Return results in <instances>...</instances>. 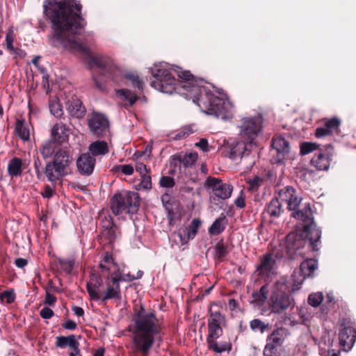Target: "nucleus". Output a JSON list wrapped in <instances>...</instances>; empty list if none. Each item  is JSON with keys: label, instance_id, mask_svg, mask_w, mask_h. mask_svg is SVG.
I'll list each match as a JSON object with an SVG mask.
<instances>
[{"label": "nucleus", "instance_id": "obj_40", "mask_svg": "<svg viewBox=\"0 0 356 356\" xmlns=\"http://www.w3.org/2000/svg\"><path fill=\"white\" fill-rule=\"evenodd\" d=\"M111 277L113 279L116 280V282L119 284L120 282H131L135 280L134 275L130 274L129 273H123V271L121 270L118 266L111 273Z\"/></svg>", "mask_w": 356, "mask_h": 356}, {"label": "nucleus", "instance_id": "obj_46", "mask_svg": "<svg viewBox=\"0 0 356 356\" xmlns=\"http://www.w3.org/2000/svg\"><path fill=\"white\" fill-rule=\"evenodd\" d=\"M323 300V293L321 292L313 293L308 297V303L314 307H318Z\"/></svg>", "mask_w": 356, "mask_h": 356}, {"label": "nucleus", "instance_id": "obj_50", "mask_svg": "<svg viewBox=\"0 0 356 356\" xmlns=\"http://www.w3.org/2000/svg\"><path fill=\"white\" fill-rule=\"evenodd\" d=\"M152 188V179L149 175L144 174L141 175V181L138 185L137 189H150Z\"/></svg>", "mask_w": 356, "mask_h": 356}, {"label": "nucleus", "instance_id": "obj_51", "mask_svg": "<svg viewBox=\"0 0 356 356\" xmlns=\"http://www.w3.org/2000/svg\"><path fill=\"white\" fill-rule=\"evenodd\" d=\"M59 265L67 274H70L74 267V261L72 259H59Z\"/></svg>", "mask_w": 356, "mask_h": 356}, {"label": "nucleus", "instance_id": "obj_54", "mask_svg": "<svg viewBox=\"0 0 356 356\" xmlns=\"http://www.w3.org/2000/svg\"><path fill=\"white\" fill-rule=\"evenodd\" d=\"M92 79L95 88L101 92H105L106 90V83L102 81L98 76H93Z\"/></svg>", "mask_w": 356, "mask_h": 356}, {"label": "nucleus", "instance_id": "obj_10", "mask_svg": "<svg viewBox=\"0 0 356 356\" xmlns=\"http://www.w3.org/2000/svg\"><path fill=\"white\" fill-rule=\"evenodd\" d=\"M225 323V318L220 312L211 311L208 318L209 333L207 339H218L222 334V327Z\"/></svg>", "mask_w": 356, "mask_h": 356}, {"label": "nucleus", "instance_id": "obj_41", "mask_svg": "<svg viewBox=\"0 0 356 356\" xmlns=\"http://www.w3.org/2000/svg\"><path fill=\"white\" fill-rule=\"evenodd\" d=\"M118 266L113 262V259L111 254H106L103 261L99 264L102 273L108 272L111 273L114 269L117 268Z\"/></svg>", "mask_w": 356, "mask_h": 356}, {"label": "nucleus", "instance_id": "obj_26", "mask_svg": "<svg viewBox=\"0 0 356 356\" xmlns=\"http://www.w3.org/2000/svg\"><path fill=\"white\" fill-rule=\"evenodd\" d=\"M70 129L63 123L56 124L51 129V140L55 142L62 143L67 139L69 136Z\"/></svg>", "mask_w": 356, "mask_h": 356}, {"label": "nucleus", "instance_id": "obj_32", "mask_svg": "<svg viewBox=\"0 0 356 356\" xmlns=\"http://www.w3.org/2000/svg\"><path fill=\"white\" fill-rule=\"evenodd\" d=\"M56 142L53 140H49L44 142L40 147V152L44 159H49L52 156H54L57 150H58Z\"/></svg>", "mask_w": 356, "mask_h": 356}, {"label": "nucleus", "instance_id": "obj_6", "mask_svg": "<svg viewBox=\"0 0 356 356\" xmlns=\"http://www.w3.org/2000/svg\"><path fill=\"white\" fill-rule=\"evenodd\" d=\"M139 207L140 197L138 194L135 192L123 191L115 194L111 199V208L116 216L124 213H135Z\"/></svg>", "mask_w": 356, "mask_h": 356}, {"label": "nucleus", "instance_id": "obj_16", "mask_svg": "<svg viewBox=\"0 0 356 356\" xmlns=\"http://www.w3.org/2000/svg\"><path fill=\"white\" fill-rule=\"evenodd\" d=\"M288 335V330L280 327L275 329L267 337V343L264 349H268L271 351H276L277 346H281Z\"/></svg>", "mask_w": 356, "mask_h": 356}, {"label": "nucleus", "instance_id": "obj_43", "mask_svg": "<svg viewBox=\"0 0 356 356\" xmlns=\"http://www.w3.org/2000/svg\"><path fill=\"white\" fill-rule=\"evenodd\" d=\"M297 176L302 180L309 182L315 177V172L306 167H300L297 170Z\"/></svg>", "mask_w": 356, "mask_h": 356}, {"label": "nucleus", "instance_id": "obj_60", "mask_svg": "<svg viewBox=\"0 0 356 356\" xmlns=\"http://www.w3.org/2000/svg\"><path fill=\"white\" fill-rule=\"evenodd\" d=\"M119 168L126 175H131L134 172V168L131 165H122Z\"/></svg>", "mask_w": 356, "mask_h": 356}, {"label": "nucleus", "instance_id": "obj_17", "mask_svg": "<svg viewBox=\"0 0 356 356\" xmlns=\"http://www.w3.org/2000/svg\"><path fill=\"white\" fill-rule=\"evenodd\" d=\"M279 200L287 204L289 210L295 211L300 203V198L292 186H286L279 192Z\"/></svg>", "mask_w": 356, "mask_h": 356}, {"label": "nucleus", "instance_id": "obj_44", "mask_svg": "<svg viewBox=\"0 0 356 356\" xmlns=\"http://www.w3.org/2000/svg\"><path fill=\"white\" fill-rule=\"evenodd\" d=\"M103 236L106 238L109 243H112L117 238L116 228L113 227V223L108 222V225L102 232Z\"/></svg>", "mask_w": 356, "mask_h": 356}, {"label": "nucleus", "instance_id": "obj_1", "mask_svg": "<svg viewBox=\"0 0 356 356\" xmlns=\"http://www.w3.org/2000/svg\"><path fill=\"white\" fill-rule=\"evenodd\" d=\"M44 13L51 23V44L72 53H81L90 68L97 67L100 75L118 83L122 72L109 57L92 55L90 48L76 39L84 30L86 23L81 16V5L71 0H47Z\"/></svg>", "mask_w": 356, "mask_h": 356}, {"label": "nucleus", "instance_id": "obj_47", "mask_svg": "<svg viewBox=\"0 0 356 356\" xmlns=\"http://www.w3.org/2000/svg\"><path fill=\"white\" fill-rule=\"evenodd\" d=\"M125 78L131 83L134 88H137L139 91H143V83L138 75L128 73L125 75Z\"/></svg>", "mask_w": 356, "mask_h": 356}, {"label": "nucleus", "instance_id": "obj_9", "mask_svg": "<svg viewBox=\"0 0 356 356\" xmlns=\"http://www.w3.org/2000/svg\"><path fill=\"white\" fill-rule=\"evenodd\" d=\"M271 146L272 161L277 164L284 163V160L289 157V143L283 137L279 136L273 140Z\"/></svg>", "mask_w": 356, "mask_h": 356}, {"label": "nucleus", "instance_id": "obj_5", "mask_svg": "<svg viewBox=\"0 0 356 356\" xmlns=\"http://www.w3.org/2000/svg\"><path fill=\"white\" fill-rule=\"evenodd\" d=\"M292 216L295 218L303 222L305 237L308 239L312 250L314 251L318 250L321 232L314 224L309 204L305 205L302 209L296 211L293 213Z\"/></svg>", "mask_w": 356, "mask_h": 356}, {"label": "nucleus", "instance_id": "obj_19", "mask_svg": "<svg viewBox=\"0 0 356 356\" xmlns=\"http://www.w3.org/2000/svg\"><path fill=\"white\" fill-rule=\"evenodd\" d=\"M73 161L72 153L69 149H61L59 147L51 161L56 164V165L62 168L65 172H67V169L73 163Z\"/></svg>", "mask_w": 356, "mask_h": 356}, {"label": "nucleus", "instance_id": "obj_27", "mask_svg": "<svg viewBox=\"0 0 356 356\" xmlns=\"http://www.w3.org/2000/svg\"><path fill=\"white\" fill-rule=\"evenodd\" d=\"M67 110L70 114L76 118H81L86 112L82 102L77 98H72L67 103Z\"/></svg>", "mask_w": 356, "mask_h": 356}, {"label": "nucleus", "instance_id": "obj_13", "mask_svg": "<svg viewBox=\"0 0 356 356\" xmlns=\"http://www.w3.org/2000/svg\"><path fill=\"white\" fill-rule=\"evenodd\" d=\"M91 132L97 136L103 135L108 129L109 122L107 118L97 112H93L88 121Z\"/></svg>", "mask_w": 356, "mask_h": 356}, {"label": "nucleus", "instance_id": "obj_30", "mask_svg": "<svg viewBox=\"0 0 356 356\" xmlns=\"http://www.w3.org/2000/svg\"><path fill=\"white\" fill-rule=\"evenodd\" d=\"M270 285L271 284H266L259 291L253 292L252 295V302L259 306L264 305L268 298V293H270Z\"/></svg>", "mask_w": 356, "mask_h": 356}, {"label": "nucleus", "instance_id": "obj_52", "mask_svg": "<svg viewBox=\"0 0 356 356\" xmlns=\"http://www.w3.org/2000/svg\"><path fill=\"white\" fill-rule=\"evenodd\" d=\"M15 298V293L13 290L11 291H5L0 293V300L1 301H6L7 303H12Z\"/></svg>", "mask_w": 356, "mask_h": 356}, {"label": "nucleus", "instance_id": "obj_59", "mask_svg": "<svg viewBox=\"0 0 356 356\" xmlns=\"http://www.w3.org/2000/svg\"><path fill=\"white\" fill-rule=\"evenodd\" d=\"M235 205L238 208H244L245 206V196L243 191L241 192L240 195L234 201Z\"/></svg>", "mask_w": 356, "mask_h": 356}, {"label": "nucleus", "instance_id": "obj_61", "mask_svg": "<svg viewBox=\"0 0 356 356\" xmlns=\"http://www.w3.org/2000/svg\"><path fill=\"white\" fill-rule=\"evenodd\" d=\"M196 146L198 147L203 152H207L208 149V141L206 138H201L198 143H197Z\"/></svg>", "mask_w": 356, "mask_h": 356}, {"label": "nucleus", "instance_id": "obj_23", "mask_svg": "<svg viewBox=\"0 0 356 356\" xmlns=\"http://www.w3.org/2000/svg\"><path fill=\"white\" fill-rule=\"evenodd\" d=\"M198 158V155L196 152H190L185 154L178 155L177 159H174V160H177L179 163V169L181 172L185 174L187 173V170L189 172L193 170V165L197 161Z\"/></svg>", "mask_w": 356, "mask_h": 356}, {"label": "nucleus", "instance_id": "obj_37", "mask_svg": "<svg viewBox=\"0 0 356 356\" xmlns=\"http://www.w3.org/2000/svg\"><path fill=\"white\" fill-rule=\"evenodd\" d=\"M15 131L19 137L26 141L29 139L30 132L28 124L23 120H17L15 124Z\"/></svg>", "mask_w": 356, "mask_h": 356}, {"label": "nucleus", "instance_id": "obj_29", "mask_svg": "<svg viewBox=\"0 0 356 356\" xmlns=\"http://www.w3.org/2000/svg\"><path fill=\"white\" fill-rule=\"evenodd\" d=\"M340 124V121L339 119L334 118L329 120H327L325 123V126L323 127H319L316 130V136L317 138H321L325 136L330 135L332 132V130L336 129Z\"/></svg>", "mask_w": 356, "mask_h": 356}, {"label": "nucleus", "instance_id": "obj_7", "mask_svg": "<svg viewBox=\"0 0 356 356\" xmlns=\"http://www.w3.org/2000/svg\"><path fill=\"white\" fill-rule=\"evenodd\" d=\"M239 137L253 143V140L261 129V119L260 117L244 118L240 125Z\"/></svg>", "mask_w": 356, "mask_h": 356}, {"label": "nucleus", "instance_id": "obj_2", "mask_svg": "<svg viewBox=\"0 0 356 356\" xmlns=\"http://www.w3.org/2000/svg\"><path fill=\"white\" fill-rule=\"evenodd\" d=\"M154 78L151 86L159 91L172 94L174 92L184 95L204 109L208 115L226 120L233 116L234 106L227 97H217L207 92L189 71H181L167 63L155 64L151 68Z\"/></svg>", "mask_w": 356, "mask_h": 356}, {"label": "nucleus", "instance_id": "obj_31", "mask_svg": "<svg viewBox=\"0 0 356 356\" xmlns=\"http://www.w3.org/2000/svg\"><path fill=\"white\" fill-rule=\"evenodd\" d=\"M92 156L105 155L108 152V147L106 142L104 140H96L92 143L88 147Z\"/></svg>", "mask_w": 356, "mask_h": 356}, {"label": "nucleus", "instance_id": "obj_57", "mask_svg": "<svg viewBox=\"0 0 356 356\" xmlns=\"http://www.w3.org/2000/svg\"><path fill=\"white\" fill-rule=\"evenodd\" d=\"M42 318L44 319H49L54 316V312L49 307H45L42 308L40 312Z\"/></svg>", "mask_w": 356, "mask_h": 356}, {"label": "nucleus", "instance_id": "obj_34", "mask_svg": "<svg viewBox=\"0 0 356 356\" xmlns=\"http://www.w3.org/2000/svg\"><path fill=\"white\" fill-rule=\"evenodd\" d=\"M76 345H79V343L76 340V337L74 334L67 337L60 336L56 338V347L65 348L68 346L71 348L73 346H76Z\"/></svg>", "mask_w": 356, "mask_h": 356}, {"label": "nucleus", "instance_id": "obj_39", "mask_svg": "<svg viewBox=\"0 0 356 356\" xmlns=\"http://www.w3.org/2000/svg\"><path fill=\"white\" fill-rule=\"evenodd\" d=\"M116 96L118 98L127 102L129 106H131L137 100V95L136 93L128 89H120L116 90Z\"/></svg>", "mask_w": 356, "mask_h": 356}, {"label": "nucleus", "instance_id": "obj_33", "mask_svg": "<svg viewBox=\"0 0 356 356\" xmlns=\"http://www.w3.org/2000/svg\"><path fill=\"white\" fill-rule=\"evenodd\" d=\"M317 267L318 264L316 259H306L301 263L300 271L304 278H305L306 277L312 276Z\"/></svg>", "mask_w": 356, "mask_h": 356}, {"label": "nucleus", "instance_id": "obj_49", "mask_svg": "<svg viewBox=\"0 0 356 356\" xmlns=\"http://www.w3.org/2000/svg\"><path fill=\"white\" fill-rule=\"evenodd\" d=\"M318 145L314 143L305 142L300 145V154L306 155L317 149Z\"/></svg>", "mask_w": 356, "mask_h": 356}, {"label": "nucleus", "instance_id": "obj_22", "mask_svg": "<svg viewBox=\"0 0 356 356\" xmlns=\"http://www.w3.org/2000/svg\"><path fill=\"white\" fill-rule=\"evenodd\" d=\"M200 224L201 221L199 219L194 218L188 227L179 229L178 234L181 243H186L195 236Z\"/></svg>", "mask_w": 356, "mask_h": 356}, {"label": "nucleus", "instance_id": "obj_4", "mask_svg": "<svg viewBox=\"0 0 356 356\" xmlns=\"http://www.w3.org/2000/svg\"><path fill=\"white\" fill-rule=\"evenodd\" d=\"M290 286L285 278H280L270 285L269 308L272 313L280 314L294 306Z\"/></svg>", "mask_w": 356, "mask_h": 356}, {"label": "nucleus", "instance_id": "obj_45", "mask_svg": "<svg viewBox=\"0 0 356 356\" xmlns=\"http://www.w3.org/2000/svg\"><path fill=\"white\" fill-rule=\"evenodd\" d=\"M250 327L253 331H260L261 333H264L269 327V324L255 318L250 322Z\"/></svg>", "mask_w": 356, "mask_h": 356}, {"label": "nucleus", "instance_id": "obj_15", "mask_svg": "<svg viewBox=\"0 0 356 356\" xmlns=\"http://www.w3.org/2000/svg\"><path fill=\"white\" fill-rule=\"evenodd\" d=\"M108 280L106 282V290L101 294L99 293V300L102 302L106 303L108 300L114 299L115 300H120L122 299L121 289L120 284L116 282V280L113 279L111 277H107Z\"/></svg>", "mask_w": 356, "mask_h": 356}, {"label": "nucleus", "instance_id": "obj_42", "mask_svg": "<svg viewBox=\"0 0 356 356\" xmlns=\"http://www.w3.org/2000/svg\"><path fill=\"white\" fill-rule=\"evenodd\" d=\"M49 111L56 118H59L63 115L62 106L57 98H52L49 100Z\"/></svg>", "mask_w": 356, "mask_h": 356}, {"label": "nucleus", "instance_id": "obj_56", "mask_svg": "<svg viewBox=\"0 0 356 356\" xmlns=\"http://www.w3.org/2000/svg\"><path fill=\"white\" fill-rule=\"evenodd\" d=\"M56 298L49 290H46L44 303L49 306L54 305L56 302Z\"/></svg>", "mask_w": 356, "mask_h": 356}, {"label": "nucleus", "instance_id": "obj_11", "mask_svg": "<svg viewBox=\"0 0 356 356\" xmlns=\"http://www.w3.org/2000/svg\"><path fill=\"white\" fill-rule=\"evenodd\" d=\"M205 185L212 189L213 195L218 200H226L232 193V186L224 183L221 179L215 177H208Z\"/></svg>", "mask_w": 356, "mask_h": 356}, {"label": "nucleus", "instance_id": "obj_55", "mask_svg": "<svg viewBox=\"0 0 356 356\" xmlns=\"http://www.w3.org/2000/svg\"><path fill=\"white\" fill-rule=\"evenodd\" d=\"M160 184L162 187L172 188L175 185V180L171 177L163 176L160 179Z\"/></svg>", "mask_w": 356, "mask_h": 356}, {"label": "nucleus", "instance_id": "obj_35", "mask_svg": "<svg viewBox=\"0 0 356 356\" xmlns=\"http://www.w3.org/2000/svg\"><path fill=\"white\" fill-rule=\"evenodd\" d=\"M22 171V161L21 159L14 157L10 159L8 164V173L11 177L21 175Z\"/></svg>", "mask_w": 356, "mask_h": 356}, {"label": "nucleus", "instance_id": "obj_53", "mask_svg": "<svg viewBox=\"0 0 356 356\" xmlns=\"http://www.w3.org/2000/svg\"><path fill=\"white\" fill-rule=\"evenodd\" d=\"M216 256L219 258H223L227 254V250L225 246L222 243H218L215 247Z\"/></svg>", "mask_w": 356, "mask_h": 356}, {"label": "nucleus", "instance_id": "obj_36", "mask_svg": "<svg viewBox=\"0 0 356 356\" xmlns=\"http://www.w3.org/2000/svg\"><path fill=\"white\" fill-rule=\"evenodd\" d=\"M227 220L225 216L222 215L221 217L217 218L209 229V232L211 235H218L222 232L225 229Z\"/></svg>", "mask_w": 356, "mask_h": 356}, {"label": "nucleus", "instance_id": "obj_3", "mask_svg": "<svg viewBox=\"0 0 356 356\" xmlns=\"http://www.w3.org/2000/svg\"><path fill=\"white\" fill-rule=\"evenodd\" d=\"M136 330L134 333V350L147 355L156 335L161 332L159 321L153 312L143 308L139 310L134 319Z\"/></svg>", "mask_w": 356, "mask_h": 356}, {"label": "nucleus", "instance_id": "obj_18", "mask_svg": "<svg viewBox=\"0 0 356 356\" xmlns=\"http://www.w3.org/2000/svg\"><path fill=\"white\" fill-rule=\"evenodd\" d=\"M276 261L271 254H266L260 259V263L257 265L256 273L260 277H268L275 273Z\"/></svg>", "mask_w": 356, "mask_h": 356}, {"label": "nucleus", "instance_id": "obj_8", "mask_svg": "<svg viewBox=\"0 0 356 356\" xmlns=\"http://www.w3.org/2000/svg\"><path fill=\"white\" fill-rule=\"evenodd\" d=\"M341 327L339 334V343L343 349L348 351L356 341V328L352 322L346 319L342 321Z\"/></svg>", "mask_w": 356, "mask_h": 356}, {"label": "nucleus", "instance_id": "obj_25", "mask_svg": "<svg viewBox=\"0 0 356 356\" xmlns=\"http://www.w3.org/2000/svg\"><path fill=\"white\" fill-rule=\"evenodd\" d=\"M331 158L328 153L318 152L311 159V164L318 170H327L330 168Z\"/></svg>", "mask_w": 356, "mask_h": 356}, {"label": "nucleus", "instance_id": "obj_63", "mask_svg": "<svg viewBox=\"0 0 356 356\" xmlns=\"http://www.w3.org/2000/svg\"><path fill=\"white\" fill-rule=\"evenodd\" d=\"M136 170L137 172H139L141 175L146 174L147 172L146 165L142 163H136Z\"/></svg>", "mask_w": 356, "mask_h": 356}, {"label": "nucleus", "instance_id": "obj_21", "mask_svg": "<svg viewBox=\"0 0 356 356\" xmlns=\"http://www.w3.org/2000/svg\"><path fill=\"white\" fill-rule=\"evenodd\" d=\"M44 174L49 181L56 184L58 180L65 177L67 172H65L62 168L56 165L51 161L46 163Z\"/></svg>", "mask_w": 356, "mask_h": 356}, {"label": "nucleus", "instance_id": "obj_14", "mask_svg": "<svg viewBox=\"0 0 356 356\" xmlns=\"http://www.w3.org/2000/svg\"><path fill=\"white\" fill-rule=\"evenodd\" d=\"M253 147V143L239 137V140L231 146L229 157L233 160H236L247 156L250 154Z\"/></svg>", "mask_w": 356, "mask_h": 356}, {"label": "nucleus", "instance_id": "obj_64", "mask_svg": "<svg viewBox=\"0 0 356 356\" xmlns=\"http://www.w3.org/2000/svg\"><path fill=\"white\" fill-rule=\"evenodd\" d=\"M72 310L77 316H82L84 314V310L80 307L73 306Z\"/></svg>", "mask_w": 356, "mask_h": 356}, {"label": "nucleus", "instance_id": "obj_24", "mask_svg": "<svg viewBox=\"0 0 356 356\" xmlns=\"http://www.w3.org/2000/svg\"><path fill=\"white\" fill-rule=\"evenodd\" d=\"M103 284V280L100 275L96 273H92L90 281L87 283L86 289L92 300L97 301L99 300L98 289Z\"/></svg>", "mask_w": 356, "mask_h": 356}, {"label": "nucleus", "instance_id": "obj_28", "mask_svg": "<svg viewBox=\"0 0 356 356\" xmlns=\"http://www.w3.org/2000/svg\"><path fill=\"white\" fill-rule=\"evenodd\" d=\"M283 211L282 204L277 197L273 198L265 209L266 213L273 218H278Z\"/></svg>", "mask_w": 356, "mask_h": 356}, {"label": "nucleus", "instance_id": "obj_38", "mask_svg": "<svg viewBox=\"0 0 356 356\" xmlns=\"http://www.w3.org/2000/svg\"><path fill=\"white\" fill-rule=\"evenodd\" d=\"M216 339H207L209 349L212 350L216 353H221L229 350L231 347L228 343L224 342L218 343Z\"/></svg>", "mask_w": 356, "mask_h": 356}, {"label": "nucleus", "instance_id": "obj_58", "mask_svg": "<svg viewBox=\"0 0 356 356\" xmlns=\"http://www.w3.org/2000/svg\"><path fill=\"white\" fill-rule=\"evenodd\" d=\"M54 191L52 188L49 185H45L43 191L41 192V195L44 198H50L52 197Z\"/></svg>", "mask_w": 356, "mask_h": 356}, {"label": "nucleus", "instance_id": "obj_62", "mask_svg": "<svg viewBox=\"0 0 356 356\" xmlns=\"http://www.w3.org/2000/svg\"><path fill=\"white\" fill-rule=\"evenodd\" d=\"M63 327L66 330H73L76 327V323L72 320H68L63 324Z\"/></svg>", "mask_w": 356, "mask_h": 356}, {"label": "nucleus", "instance_id": "obj_12", "mask_svg": "<svg viewBox=\"0 0 356 356\" xmlns=\"http://www.w3.org/2000/svg\"><path fill=\"white\" fill-rule=\"evenodd\" d=\"M306 241L296 233H289L286 236V250L288 255L293 259L297 256H302L300 250L305 247Z\"/></svg>", "mask_w": 356, "mask_h": 356}, {"label": "nucleus", "instance_id": "obj_48", "mask_svg": "<svg viewBox=\"0 0 356 356\" xmlns=\"http://www.w3.org/2000/svg\"><path fill=\"white\" fill-rule=\"evenodd\" d=\"M264 179L259 176H254L249 178L247 183L249 185L248 189L250 191H257L263 184Z\"/></svg>", "mask_w": 356, "mask_h": 356}, {"label": "nucleus", "instance_id": "obj_20", "mask_svg": "<svg viewBox=\"0 0 356 356\" xmlns=\"http://www.w3.org/2000/svg\"><path fill=\"white\" fill-rule=\"evenodd\" d=\"M95 164V159L90 154H81L76 161L78 171L83 175H90L92 173Z\"/></svg>", "mask_w": 356, "mask_h": 356}]
</instances>
